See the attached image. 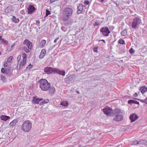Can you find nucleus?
Returning a JSON list of instances; mask_svg holds the SVG:
<instances>
[{"label":"nucleus","mask_w":147,"mask_h":147,"mask_svg":"<svg viewBox=\"0 0 147 147\" xmlns=\"http://www.w3.org/2000/svg\"><path fill=\"white\" fill-rule=\"evenodd\" d=\"M65 25H66V24H66V23H65Z\"/></svg>","instance_id":"338daca9"},{"label":"nucleus","mask_w":147,"mask_h":147,"mask_svg":"<svg viewBox=\"0 0 147 147\" xmlns=\"http://www.w3.org/2000/svg\"><path fill=\"white\" fill-rule=\"evenodd\" d=\"M51 14V12L47 9H46V14L45 16V18L46 17H47L49 15H50Z\"/></svg>","instance_id":"2f4dec72"},{"label":"nucleus","mask_w":147,"mask_h":147,"mask_svg":"<svg viewBox=\"0 0 147 147\" xmlns=\"http://www.w3.org/2000/svg\"><path fill=\"white\" fill-rule=\"evenodd\" d=\"M141 24L142 21L140 18L138 17L135 18L132 22V27L134 29L138 28L139 26Z\"/></svg>","instance_id":"7ed1b4c3"},{"label":"nucleus","mask_w":147,"mask_h":147,"mask_svg":"<svg viewBox=\"0 0 147 147\" xmlns=\"http://www.w3.org/2000/svg\"><path fill=\"white\" fill-rule=\"evenodd\" d=\"M42 101L40 103H39V105H40V106H41V105H43L44 103V102H43V101L42 100H41Z\"/></svg>","instance_id":"864d4df0"},{"label":"nucleus","mask_w":147,"mask_h":147,"mask_svg":"<svg viewBox=\"0 0 147 147\" xmlns=\"http://www.w3.org/2000/svg\"><path fill=\"white\" fill-rule=\"evenodd\" d=\"M83 9V6L82 4L80 5L78 7V11L77 13L79 14L80 13L82 12Z\"/></svg>","instance_id":"a211bd4d"},{"label":"nucleus","mask_w":147,"mask_h":147,"mask_svg":"<svg viewBox=\"0 0 147 147\" xmlns=\"http://www.w3.org/2000/svg\"><path fill=\"white\" fill-rule=\"evenodd\" d=\"M104 113L107 115L113 116V110L109 107L105 108L103 109Z\"/></svg>","instance_id":"423d86ee"},{"label":"nucleus","mask_w":147,"mask_h":147,"mask_svg":"<svg viewBox=\"0 0 147 147\" xmlns=\"http://www.w3.org/2000/svg\"><path fill=\"white\" fill-rule=\"evenodd\" d=\"M21 55H19L18 56V57L17 58V61L18 62H18L20 61V59H21Z\"/></svg>","instance_id":"4c0bfd02"},{"label":"nucleus","mask_w":147,"mask_h":147,"mask_svg":"<svg viewBox=\"0 0 147 147\" xmlns=\"http://www.w3.org/2000/svg\"><path fill=\"white\" fill-rule=\"evenodd\" d=\"M89 3V2L88 0H85L84 2V4L86 5H88Z\"/></svg>","instance_id":"37998d69"},{"label":"nucleus","mask_w":147,"mask_h":147,"mask_svg":"<svg viewBox=\"0 0 147 147\" xmlns=\"http://www.w3.org/2000/svg\"><path fill=\"white\" fill-rule=\"evenodd\" d=\"M19 120V119L18 118L16 119H14L9 123V125L10 126H13L15 125L18 122Z\"/></svg>","instance_id":"f3484780"},{"label":"nucleus","mask_w":147,"mask_h":147,"mask_svg":"<svg viewBox=\"0 0 147 147\" xmlns=\"http://www.w3.org/2000/svg\"><path fill=\"white\" fill-rule=\"evenodd\" d=\"M42 100V98H37L36 96H33L32 98V102L34 104H38L40 101Z\"/></svg>","instance_id":"2eb2a0df"},{"label":"nucleus","mask_w":147,"mask_h":147,"mask_svg":"<svg viewBox=\"0 0 147 147\" xmlns=\"http://www.w3.org/2000/svg\"><path fill=\"white\" fill-rule=\"evenodd\" d=\"M133 144L135 145H140V141L135 140L133 142Z\"/></svg>","instance_id":"c756f323"},{"label":"nucleus","mask_w":147,"mask_h":147,"mask_svg":"<svg viewBox=\"0 0 147 147\" xmlns=\"http://www.w3.org/2000/svg\"><path fill=\"white\" fill-rule=\"evenodd\" d=\"M60 104L63 106H64V101L61 102Z\"/></svg>","instance_id":"603ef678"},{"label":"nucleus","mask_w":147,"mask_h":147,"mask_svg":"<svg viewBox=\"0 0 147 147\" xmlns=\"http://www.w3.org/2000/svg\"><path fill=\"white\" fill-rule=\"evenodd\" d=\"M99 25V23H98L97 22H95L93 24V26H97L98 25Z\"/></svg>","instance_id":"c03bdc74"},{"label":"nucleus","mask_w":147,"mask_h":147,"mask_svg":"<svg viewBox=\"0 0 147 147\" xmlns=\"http://www.w3.org/2000/svg\"><path fill=\"white\" fill-rule=\"evenodd\" d=\"M10 67H8L6 69V71L5 74L6 75L8 76H11V73L10 71Z\"/></svg>","instance_id":"4be33fe9"},{"label":"nucleus","mask_w":147,"mask_h":147,"mask_svg":"<svg viewBox=\"0 0 147 147\" xmlns=\"http://www.w3.org/2000/svg\"><path fill=\"white\" fill-rule=\"evenodd\" d=\"M46 40H42L41 42V44H42V47H43L45 44Z\"/></svg>","instance_id":"c9c22d12"},{"label":"nucleus","mask_w":147,"mask_h":147,"mask_svg":"<svg viewBox=\"0 0 147 147\" xmlns=\"http://www.w3.org/2000/svg\"><path fill=\"white\" fill-rule=\"evenodd\" d=\"M61 19L63 21H64V16H63L61 17Z\"/></svg>","instance_id":"5fc2aeb1"},{"label":"nucleus","mask_w":147,"mask_h":147,"mask_svg":"<svg viewBox=\"0 0 147 147\" xmlns=\"http://www.w3.org/2000/svg\"><path fill=\"white\" fill-rule=\"evenodd\" d=\"M100 0L101 1V2L102 3V2L104 1V0Z\"/></svg>","instance_id":"e2e57ef3"},{"label":"nucleus","mask_w":147,"mask_h":147,"mask_svg":"<svg viewBox=\"0 0 147 147\" xmlns=\"http://www.w3.org/2000/svg\"><path fill=\"white\" fill-rule=\"evenodd\" d=\"M140 91L142 94H143L146 92L147 91V88L145 86H142L140 88Z\"/></svg>","instance_id":"6ab92c4d"},{"label":"nucleus","mask_w":147,"mask_h":147,"mask_svg":"<svg viewBox=\"0 0 147 147\" xmlns=\"http://www.w3.org/2000/svg\"><path fill=\"white\" fill-rule=\"evenodd\" d=\"M36 10V8L33 5H30L27 8L28 13L29 14H32Z\"/></svg>","instance_id":"6e6552de"},{"label":"nucleus","mask_w":147,"mask_h":147,"mask_svg":"<svg viewBox=\"0 0 147 147\" xmlns=\"http://www.w3.org/2000/svg\"><path fill=\"white\" fill-rule=\"evenodd\" d=\"M20 13L21 14H22V15L24 14H25V11L24 10H22L20 11Z\"/></svg>","instance_id":"49530a36"},{"label":"nucleus","mask_w":147,"mask_h":147,"mask_svg":"<svg viewBox=\"0 0 147 147\" xmlns=\"http://www.w3.org/2000/svg\"><path fill=\"white\" fill-rule=\"evenodd\" d=\"M22 48L26 53H29L30 52L29 49H28H28L25 46L22 47Z\"/></svg>","instance_id":"c85d7f7f"},{"label":"nucleus","mask_w":147,"mask_h":147,"mask_svg":"<svg viewBox=\"0 0 147 147\" xmlns=\"http://www.w3.org/2000/svg\"><path fill=\"white\" fill-rule=\"evenodd\" d=\"M23 44L26 45L28 49L31 50L32 48V44L28 39H25L24 41Z\"/></svg>","instance_id":"9d476101"},{"label":"nucleus","mask_w":147,"mask_h":147,"mask_svg":"<svg viewBox=\"0 0 147 147\" xmlns=\"http://www.w3.org/2000/svg\"><path fill=\"white\" fill-rule=\"evenodd\" d=\"M72 9L69 8L65 9V21L67 20L70 18L72 15Z\"/></svg>","instance_id":"20e7f679"},{"label":"nucleus","mask_w":147,"mask_h":147,"mask_svg":"<svg viewBox=\"0 0 147 147\" xmlns=\"http://www.w3.org/2000/svg\"><path fill=\"white\" fill-rule=\"evenodd\" d=\"M1 120L6 121L10 118V117L6 115H2L0 117Z\"/></svg>","instance_id":"5701e85b"},{"label":"nucleus","mask_w":147,"mask_h":147,"mask_svg":"<svg viewBox=\"0 0 147 147\" xmlns=\"http://www.w3.org/2000/svg\"><path fill=\"white\" fill-rule=\"evenodd\" d=\"M54 73V74H58L60 75L64 76V70H61L59 68H55Z\"/></svg>","instance_id":"1a4fd4ad"},{"label":"nucleus","mask_w":147,"mask_h":147,"mask_svg":"<svg viewBox=\"0 0 147 147\" xmlns=\"http://www.w3.org/2000/svg\"><path fill=\"white\" fill-rule=\"evenodd\" d=\"M118 42L120 44L122 45L125 44V42L124 40L122 39H119L118 41Z\"/></svg>","instance_id":"7c9ffc66"},{"label":"nucleus","mask_w":147,"mask_h":147,"mask_svg":"<svg viewBox=\"0 0 147 147\" xmlns=\"http://www.w3.org/2000/svg\"><path fill=\"white\" fill-rule=\"evenodd\" d=\"M0 77L1 79V80L3 82H7V80L6 79V78L5 76H3V75H0Z\"/></svg>","instance_id":"bb28decb"},{"label":"nucleus","mask_w":147,"mask_h":147,"mask_svg":"<svg viewBox=\"0 0 147 147\" xmlns=\"http://www.w3.org/2000/svg\"><path fill=\"white\" fill-rule=\"evenodd\" d=\"M45 53L46 51L45 49H42L40 53L39 56V58L40 59H42L44 56Z\"/></svg>","instance_id":"412c9836"},{"label":"nucleus","mask_w":147,"mask_h":147,"mask_svg":"<svg viewBox=\"0 0 147 147\" xmlns=\"http://www.w3.org/2000/svg\"><path fill=\"white\" fill-rule=\"evenodd\" d=\"M129 52L131 54H133L134 53V51L132 48H131L130 49Z\"/></svg>","instance_id":"a18cd8bd"},{"label":"nucleus","mask_w":147,"mask_h":147,"mask_svg":"<svg viewBox=\"0 0 147 147\" xmlns=\"http://www.w3.org/2000/svg\"><path fill=\"white\" fill-rule=\"evenodd\" d=\"M68 105V102L67 101H65V107H67Z\"/></svg>","instance_id":"09e8293b"},{"label":"nucleus","mask_w":147,"mask_h":147,"mask_svg":"<svg viewBox=\"0 0 147 147\" xmlns=\"http://www.w3.org/2000/svg\"><path fill=\"white\" fill-rule=\"evenodd\" d=\"M98 47H95L93 48V51L94 52L97 53L98 52Z\"/></svg>","instance_id":"58836bf2"},{"label":"nucleus","mask_w":147,"mask_h":147,"mask_svg":"<svg viewBox=\"0 0 147 147\" xmlns=\"http://www.w3.org/2000/svg\"><path fill=\"white\" fill-rule=\"evenodd\" d=\"M6 71V69H5V68H2L1 69V72L2 73L4 74L5 73Z\"/></svg>","instance_id":"e433bc0d"},{"label":"nucleus","mask_w":147,"mask_h":147,"mask_svg":"<svg viewBox=\"0 0 147 147\" xmlns=\"http://www.w3.org/2000/svg\"><path fill=\"white\" fill-rule=\"evenodd\" d=\"M121 35L124 36H126L127 34V30L126 29H124L123 30L121 33Z\"/></svg>","instance_id":"a878e982"},{"label":"nucleus","mask_w":147,"mask_h":147,"mask_svg":"<svg viewBox=\"0 0 147 147\" xmlns=\"http://www.w3.org/2000/svg\"><path fill=\"white\" fill-rule=\"evenodd\" d=\"M12 21L14 23H18L19 22V20L18 19H17L15 16H13L11 19Z\"/></svg>","instance_id":"393cba45"},{"label":"nucleus","mask_w":147,"mask_h":147,"mask_svg":"<svg viewBox=\"0 0 147 147\" xmlns=\"http://www.w3.org/2000/svg\"><path fill=\"white\" fill-rule=\"evenodd\" d=\"M32 127V123L29 120L25 121L22 125V129L25 132H29Z\"/></svg>","instance_id":"f03ea898"},{"label":"nucleus","mask_w":147,"mask_h":147,"mask_svg":"<svg viewBox=\"0 0 147 147\" xmlns=\"http://www.w3.org/2000/svg\"><path fill=\"white\" fill-rule=\"evenodd\" d=\"M101 41H102L104 42H105V40H101Z\"/></svg>","instance_id":"680f3d73"},{"label":"nucleus","mask_w":147,"mask_h":147,"mask_svg":"<svg viewBox=\"0 0 147 147\" xmlns=\"http://www.w3.org/2000/svg\"><path fill=\"white\" fill-rule=\"evenodd\" d=\"M77 93L78 94H79L80 93L79 92H78H78H77Z\"/></svg>","instance_id":"69168bd1"},{"label":"nucleus","mask_w":147,"mask_h":147,"mask_svg":"<svg viewBox=\"0 0 147 147\" xmlns=\"http://www.w3.org/2000/svg\"><path fill=\"white\" fill-rule=\"evenodd\" d=\"M13 59V57L12 56H10L9 57H8L7 60V61L8 63H10L11 61Z\"/></svg>","instance_id":"72a5a7b5"},{"label":"nucleus","mask_w":147,"mask_h":147,"mask_svg":"<svg viewBox=\"0 0 147 147\" xmlns=\"http://www.w3.org/2000/svg\"><path fill=\"white\" fill-rule=\"evenodd\" d=\"M43 102H44V103H48L49 100L48 99H47L46 100H43L42 99V100Z\"/></svg>","instance_id":"79ce46f5"},{"label":"nucleus","mask_w":147,"mask_h":147,"mask_svg":"<svg viewBox=\"0 0 147 147\" xmlns=\"http://www.w3.org/2000/svg\"><path fill=\"white\" fill-rule=\"evenodd\" d=\"M22 56L23 58V59L21 62L20 64V66L21 65L22 66H24L26 63V58H27V55L26 54L24 53H22Z\"/></svg>","instance_id":"9b49d317"},{"label":"nucleus","mask_w":147,"mask_h":147,"mask_svg":"<svg viewBox=\"0 0 147 147\" xmlns=\"http://www.w3.org/2000/svg\"><path fill=\"white\" fill-rule=\"evenodd\" d=\"M140 141V145H146L147 143V141L145 140H142Z\"/></svg>","instance_id":"cd10ccee"},{"label":"nucleus","mask_w":147,"mask_h":147,"mask_svg":"<svg viewBox=\"0 0 147 147\" xmlns=\"http://www.w3.org/2000/svg\"><path fill=\"white\" fill-rule=\"evenodd\" d=\"M49 93L50 94H54L55 91V88L53 86L51 87L50 86V87L49 88Z\"/></svg>","instance_id":"aec40b11"},{"label":"nucleus","mask_w":147,"mask_h":147,"mask_svg":"<svg viewBox=\"0 0 147 147\" xmlns=\"http://www.w3.org/2000/svg\"><path fill=\"white\" fill-rule=\"evenodd\" d=\"M38 83L40 84L39 86L42 90L47 91L49 90L51 84L46 79H41L38 81Z\"/></svg>","instance_id":"f257e3e1"},{"label":"nucleus","mask_w":147,"mask_h":147,"mask_svg":"<svg viewBox=\"0 0 147 147\" xmlns=\"http://www.w3.org/2000/svg\"><path fill=\"white\" fill-rule=\"evenodd\" d=\"M14 44H13V45H12L11 46V48H12L13 46H14Z\"/></svg>","instance_id":"052dcab7"},{"label":"nucleus","mask_w":147,"mask_h":147,"mask_svg":"<svg viewBox=\"0 0 147 147\" xmlns=\"http://www.w3.org/2000/svg\"><path fill=\"white\" fill-rule=\"evenodd\" d=\"M100 32L105 36H108L110 32L107 27H105L102 28L100 30Z\"/></svg>","instance_id":"39448f33"},{"label":"nucleus","mask_w":147,"mask_h":147,"mask_svg":"<svg viewBox=\"0 0 147 147\" xmlns=\"http://www.w3.org/2000/svg\"><path fill=\"white\" fill-rule=\"evenodd\" d=\"M7 62H5L4 63V64H3V66H4V67H6L7 66Z\"/></svg>","instance_id":"8fccbe9b"},{"label":"nucleus","mask_w":147,"mask_h":147,"mask_svg":"<svg viewBox=\"0 0 147 147\" xmlns=\"http://www.w3.org/2000/svg\"><path fill=\"white\" fill-rule=\"evenodd\" d=\"M73 81L74 79L71 76H69L68 78L66 79V81L67 83H70Z\"/></svg>","instance_id":"b1692460"},{"label":"nucleus","mask_w":147,"mask_h":147,"mask_svg":"<svg viewBox=\"0 0 147 147\" xmlns=\"http://www.w3.org/2000/svg\"><path fill=\"white\" fill-rule=\"evenodd\" d=\"M1 37L0 36V40H1Z\"/></svg>","instance_id":"0e129e2a"},{"label":"nucleus","mask_w":147,"mask_h":147,"mask_svg":"<svg viewBox=\"0 0 147 147\" xmlns=\"http://www.w3.org/2000/svg\"><path fill=\"white\" fill-rule=\"evenodd\" d=\"M13 11V7L11 6H7L5 10V12L7 13H12Z\"/></svg>","instance_id":"4468645a"},{"label":"nucleus","mask_w":147,"mask_h":147,"mask_svg":"<svg viewBox=\"0 0 147 147\" xmlns=\"http://www.w3.org/2000/svg\"><path fill=\"white\" fill-rule=\"evenodd\" d=\"M134 100H129L128 101V103L129 104H131L134 103Z\"/></svg>","instance_id":"a19ab883"},{"label":"nucleus","mask_w":147,"mask_h":147,"mask_svg":"<svg viewBox=\"0 0 147 147\" xmlns=\"http://www.w3.org/2000/svg\"><path fill=\"white\" fill-rule=\"evenodd\" d=\"M138 117L135 113L132 114L130 115L129 117V119L131 120V122H133L137 119Z\"/></svg>","instance_id":"ddd939ff"},{"label":"nucleus","mask_w":147,"mask_h":147,"mask_svg":"<svg viewBox=\"0 0 147 147\" xmlns=\"http://www.w3.org/2000/svg\"><path fill=\"white\" fill-rule=\"evenodd\" d=\"M59 38L58 37L56 38L55 39V40H54V42L55 43H56L57 42V41L59 39Z\"/></svg>","instance_id":"de8ad7c7"},{"label":"nucleus","mask_w":147,"mask_h":147,"mask_svg":"<svg viewBox=\"0 0 147 147\" xmlns=\"http://www.w3.org/2000/svg\"><path fill=\"white\" fill-rule=\"evenodd\" d=\"M33 65H31V64H30L26 68V70H28L31 68L32 67H33Z\"/></svg>","instance_id":"f704fd0d"},{"label":"nucleus","mask_w":147,"mask_h":147,"mask_svg":"<svg viewBox=\"0 0 147 147\" xmlns=\"http://www.w3.org/2000/svg\"><path fill=\"white\" fill-rule=\"evenodd\" d=\"M55 68L46 67L44 68V71L47 74H51L54 73Z\"/></svg>","instance_id":"0eeeda50"},{"label":"nucleus","mask_w":147,"mask_h":147,"mask_svg":"<svg viewBox=\"0 0 147 147\" xmlns=\"http://www.w3.org/2000/svg\"><path fill=\"white\" fill-rule=\"evenodd\" d=\"M135 99L140 101L142 102L145 103V104H146V102L144 100H140L138 98H135Z\"/></svg>","instance_id":"ea45409f"},{"label":"nucleus","mask_w":147,"mask_h":147,"mask_svg":"<svg viewBox=\"0 0 147 147\" xmlns=\"http://www.w3.org/2000/svg\"><path fill=\"white\" fill-rule=\"evenodd\" d=\"M36 23L37 24H39L40 23V22L39 20H37L36 21Z\"/></svg>","instance_id":"6e6d98bb"},{"label":"nucleus","mask_w":147,"mask_h":147,"mask_svg":"<svg viewBox=\"0 0 147 147\" xmlns=\"http://www.w3.org/2000/svg\"><path fill=\"white\" fill-rule=\"evenodd\" d=\"M134 96L136 97H137L138 96V94L137 93H136L134 94Z\"/></svg>","instance_id":"4d7b16f0"},{"label":"nucleus","mask_w":147,"mask_h":147,"mask_svg":"<svg viewBox=\"0 0 147 147\" xmlns=\"http://www.w3.org/2000/svg\"><path fill=\"white\" fill-rule=\"evenodd\" d=\"M145 101L146 102V104H147V97L146 98L144 99Z\"/></svg>","instance_id":"13d9d810"},{"label":"nucleus","mask_w":147,"mask_h":147,"mask_svg":"<svg viewBox=\"0 0 147 147\" xmlns=\"http://www.w3.org/2000/svg\"><path fill=\"white\" fill-rule=\"evenodd\" d=\"M134 103L137 104H138V105H139V103L138 102V101H136L134 100Z\"/></svg>","instance_id":"3c124183"},{"label":"nucleus","mask_w":147,"mask_h":147,"mask_svg":"<svg viewBox=\"0 0 147 147\" xmlns=\"http://www.w3.org/2000/svg\"><path fill=\"white\" fill-rule=\"evenodd\" d=\"M113 115H117L122 114L121 111V109H116L113 112Z\"/></svg>","instance_id":"dca6fc26"},{"label":"nucleus","mask_w":147,"mask_h":147,"mask_svg":"<svg viewBox=\"0 0 147 147\" xmlns=\"http://www.w3.org/2000/svg\"><path fill=\"white\" fill-rule=\"evenodd\" d=\"M1 43L2 44H7L8 43V42L7 41L4 40L3 38H1Z\"/></svg>","instance_id":"473e14b6"},{"label":"nucleus","mask_w":147,"mask_h":147,"mask_svg":"<svg viewBox=\"0 0 147 147\" xmlns=\"http://www.w3.org/2000/svg\"><path fill=\"white\" fill-rule=\"evenodd\" d=\"M1 53L0 52V55H1Z\"/></svg>","instance_id":"774afa93"},{"label":"nucleus","mask_w":147,"mask_h":147,"mask_svg":"<svg viewBox=\"0 0 147 147\" xmlns=\"http://www.w3.org/2000/svg\"><path fill=\"white\" fill-rule=\"evenodd\" d=\"M115 116V117L113 118V120L116 121H121L123 118V116L122 114L117 115H114Z\"/></svg>","instance_id":"f8f14e48"},{"label":"nucleus","mask_w":147,"mask_h":147,"mask_svg":"<svg viewBox=\"0 0 147 147\" xmlns=\"http://www.w3.org/2000/svg\"><path fill=\"white\" fill-rule=\"evenodd\" d=\"M61 29L63 31H64V27H61Z\"/></svg>","instance_id":"bf43d9fd"}]
</instances>
